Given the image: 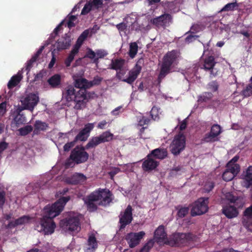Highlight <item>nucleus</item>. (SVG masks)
I'll return each instance as SVG.
<instances>
[{
    "label": "nucleus",
    "mask_w": 252,
    "mask_h": 252,
    "mask_svg": "<svg viewBox=\"0 0 252 252\" xmlns=\"http://www.w3.org/2000/svg\"><path fill=\"white\" fill-rule=\"evenodd\" d=\"M74 86L79 89L76 91L74 87L69 85L66 87L63 95L66 101H73L74 109L82 110L86 107L87 103L91 98L90 93L87 91L89 87V81L84 78L76 79L74 82Z\"/></svg>",
    "instance_id": "1"
},
{
    "label": "nucleus",
    "mask_w": 252,
    "mask_h": 252,
    "mask_svg": "<svg viewBox=\"0 0 252 252\" xmlns=\"http://www.w3.org/2000/svg\"><path fill=\"white\" fill-rule=\"evenodd\" d=\"M70 199L69 196H64L59 198L51 205H46L44 208L45 215L41 219L39 224L35 226V229L39 232H43L45 235L52 234L56 226L53 219L61 213L65 205Z\"/></svg>",
    "instance_id": "2"
},
{
    "label": "nucleus",
    "mask_w": 252,
    "mask_h": 252,
    "mask_svg": "<svg viewBox=\"0 0 252 252\" xmlns=\"http://www.w3.org/2000/svg\"><path fill=\"white\" fill-rule=\"evenodd\" d=\"M197 236L192 233H175L170 236L164 243L171 247H183L196 242Z\"/></svg>",
    "instance_id": "3"
},
{
    "label": "nucleus",
    "mask_w": 252,
    "mask_h": 252,
    "mask_svg": "<svg viewBox=\"0 0 252 252\" xmlns=\"http://www.w3.org/2000/svg\"><path fill=\"white\" fill-rule=\"evenodd\" d=\"M85 149H87L86 146L85 147L77 146L73 149L71 151L69 158L65 161V168L72 167L75 164H79L87 161L89 156L88 153L85 151Z\"/></svg>",
    "instance_id": "4"
},
{
    "label": "nucleus",
    "mask_w": 252,
    "mask_h": 252,
    "mask_svg": "<svg viewBox=\"0 0 252 252\" xmlns=\"http://www.w3.org/2000/svg\"><path fill=\"white\" fill-rule=\"evenodd\" d=\"M178 52L176 50H174L168 52L164 57L158 79L159 84L169 73L172 65L176 62L178 58Z\"/></svg>",
    "instance_id": "5"
},
{
    "label": "nucleus",
    "mask_w": 252,
    "mask_h": 252,
    "mask_svg": "<svg viewBox=\"0 0 252 252\" xmlns=\"http://www.w3.org/2000/svg\"><path fill=\"white\" fill-rule=\"evenodd\" d=\"M114 134L109 131L102 132L97 136L93 137L86 145V148L89 149L96 147L101 143L109 142L114 139Z\"/></svg>",
    "instance_id": "6"
},
{
    "label": "nucleus",
    "mask_w": 252,
    "mask_h": 252,
    "mask_svg": "<svg viewBox=\"0 0 252 252\" xmlns=\"http://www.w3.org/2000/svg\"><path fill=\"white\" fill-rule=\"evenodd\" d=\"M97 201L98 205L106 206L112 201V193L107 189H98L92 192Z\"/></svg>",
    "instance_id": "7"
},
{
    "label": "nucleus",
    "mask_w": 252,
    "mask_h": 252,
    "mask_svg": "<svg viewBox=\"0 0 252 252\" xmlns=\"http://www.w3.org/2000/svg\"><path fill=\"white\" fill-rule=\"evenodd\" d=\"M209 198L201 197L197 199L193 204L191 209V216H199L206 213L209 209Z\"/></svg>",
    "instance_id": "8"
},
{
    "label": "nucleus",
    "mask_w": 252,
    "mask_h": 252,
    "mask_svg": "<svg viewBox=\"0 0 252 252\" xmlns=\"http://www.w3.org/2000/svg\"><path fill=\"white\" fill-rule=\"evenodd\" d=\"M61 226L70 232H78L80 230V220L78 217H73L66 218L60 221Z\"/></svg>",
    "instance_id": "9"
},
{
    "label": "nucleus",
    "mask_w": 252,
    "mask_h": 252,
    "mask_svg": "<svg viewBox=\"0 0 252 252\" xmlns=\"http://www.w3.org/2000/svg\"><path fill=\"white\" fill-rule=\"evenodd\" d=\"M185 145V136L183 133L176 135L170 146L172 154L175 156L179 155L184 150Z\"/></svg>",
    "instance_id": "10"
},
{
    "label": "nucleus",
    "mask_w": 252,
    "mask_h": 252,
    "mask_svg": "<svg viewBox=\"0 0 252 252\" xmlns=\"http://www.w3.org/2000/svg\"><path fill=\"white\" fill-rule=\"evenodd\" d=\"M145 235L143 231L138 232H130L125 236V240L127 242L130 248H133L138 246L141 240Z\"/></svg>",
    "instance_id": "11"
},
{
    "label": "nucleus",
    "mask_w": 252,
    "mask_h": 252,
    "mask_svg": "<svg viewBox=\"0 0 252 252\" xmlns=\"http://www.w3.org/2000/svg\"><path fill=\"white\" fill-rule=\"evenodd\" d=\"M221 127L218 124H214L211 128L210 132L205 134L201 139V143H211L217 140V137L221 133Z\"/></svg>",
    "instance_id": "12"
},
{
    "label": "nucleus",
    "mask_w": 252,
    "mask_h": 252,
    "mask_svg": "<svg viewBox=\"0 0 252 252\" xmlns=\"http://www.w3.org/2000/svg\"><path fill=\"white\" fill-rule=\"evenodd\" d=\"M22 107H18L13 114V118L11 123V126L12 128H17L21 125L27 123V119L25 114L22 112Z\"/></svg>",
    "instance_id": "13"
},
{
    "label": "nucleus",
    "mask_w": 252,
    "mask_h": 252,
    "mask_svg": "<svg viewBox=\"0 0 252 252\" xmlns=\"http://www.w3.org/2000/svg\"><path fill=\"white\" fill-rule=\"evenodd\" d=\"M119 218L120 229H124L133 220L132 208L131 205H128L124 212H121Z\"/></svg>",
    "instance_id": "14"
},
{
    "label": "nucleus",
    "mask_w": 252,
    "mask_h": 252,
    "mask_svg": "<svg viewBox=\"0 0 252 252\" xmlns=\"http://www.w3.org/2000/svg\"><path fill=\"white\" fill-rule=\"evenodd\" d=\"M172 16L169 13H164L151 20L152 24L157 27H166L172 22Z\"/></svg>",
    "instance_id": "15"
},
{
    "label": "nucleus",
    "mask_w": 252,
    "mask_h": 252,
    "mask_svg": "<svg viewBox=\"0 0 252 252\" xmlns=\"http://www.w3.org/2000/svg\"><path fill=\"white\" fill-rule=\"evenodd\" d=\"M216 62L215 58L213 56H208L204 59L203 68L206 71H210V77L212 78L217 76L218 74V70L214 68Z\"/></svg>",
    "instance_id": "16"
},
{
    "label": "nucleus",
    "mask_w": 252,
    "mask_h": 252,
    "mask_svg": "<svg viewBox=\"0 0 252 252\" xmlns=\"http://www.w3.org/2000/svg\"><path fill=\"white\" fill-rule=\"evenodd\" d=\"M39 101L38 96L34 94H30L21 100L22 108L32 110Z\"/></svg>",
    "instance_id": "17"
},
{
    "label": "nucleus",
    "mask_w": 252,
    "mask_h": 252,
    "mask_svg": "<svg viewBox=\"0 0 252 252\" xmlns=\"http://www.w3.org/2000/svg\"><path fill=\"white\" fill-rule=\"evenodd\" d=\"M31 220V218L28 216H23L14 220L9 221L8 224H3L2 226V228L6 230H11L12 229L16 227L18 225L24 224L29 222Z\"/></svg>",
    "instance_id": "18"
},
{
    "label": "nucleus",
    "mask_w": 252,
    "mask_h": 252,
    "mask_svg": "<svg viewBox=\"0 0 252 252\" xmlns=\"http://www.w3.org/2000/svg\"><path fill=\"white\" fill-rule=\"evenodd\" d=\"M159 164V161L152 157H149L148 154L142 163V168L145 172H150L155 170Z\"/></svg>",
    "instance_id": "19"
},
{
    "label": "nucleus",
    "mask_w": 252,
    "mask_h": 252,
    "mask_svg": "<svg viewBox=\"0 0 252 252\" xmlns=\"http://www.w3.org/2000/svg\"><path fill=\"white\" fill-rule=\"evenodd\" d=\"M71 36L67 33L59 39L56 43V47L58 51L65 50L68 48L71 45Z\"/></svg>",
    "instance_id": "20"
},
{
    "label": "nucleus",
    "mask_w": 252,
    "mask_h": 252,
    "mask_svg": "<svg viewBox=\"0 0 252 252\" xmlns=\"http://www.w3.org/2000/svg\"><path fill=\"white\" fill-rule=\"evenodd\" d=\"M168 151L166 148L163 147H159L156 148L149 154V157H152L155 159H158L162 160L167 157Z\"/></svg>",
    "instance_id": "21"
},
{
    "label": "nucleus",
    "mask_w": 252,
    "mask_h": 252,
    "mask_svg": "<svg viewBox=\"0 0 252 252\" xmlns=\"http://www.w3.org/2000/svg\"><path fill=\"white\" fill-rule=\"evenodd\" d=\"M238 208L236 206L226 205L223 206L222 213L228 219H232L236 217L238 215Z\"/></svg>",
    "instance_id": "22"
},
{
    "label": "nucleus",
    "mask_w": 252,
    "mask_h": 252,
    "mask_svg": "<svg viewBox=\"0 0 252 252\" xmlns=\"http://www.w3.org/2000/svg\"><path fill=\"white\" fill-rule=\"evenodd\" d=\"M86 180V176L82 173H76L70 177L65 179V182L70 185H77L84 182Z\"/></svg>",
    "instance_id": "23"
},
{
    "label": "nucleus",
    "mask_w": 252,
    "mask_h": 252,
    "mask_svg": "<svg viewBox=\"0 0 252 252\" xmlns=\"http://www.w3.org/2000/svg\"><path fill=\"white\" fill-rule=\"evenodd\" d=\"M226 199L230 203H233L234 206L238 208H242L244 205L243 199L240 197L236 196L230 192L227 193L225 195Z\"/></svg>",
    "instance_id": "24"
},
{
    "label": "nucleus",
    "mask_w": 252,
    "mask_h": 252,
    "mask_svg": "<svg viewBox=\"0 0 252 252\" xmlns=\"http://www.w3.org/2000/svg\"><path fill=\"white\" fill-rule=\"evenodd\" d=\"M154 237L158 242H161L164 240H167L168 238L163 225H161L156 229L155 231Z\"/></svg>",
    "instance_id": "25"
},
{
    "label": "nucleus",
    "mask_w": 252,
    "mask_h": 252,
    "mask_svg": "<svg viewBox=\"0 0 252 252\" xmlns=\"http://www.w3.org/2000/svg\"><path fill=\"white\" fill-rule=\"evenodd\" d=\"M94 202H97V200L93 193H91L88 196L85 200V203L87 205L88 210L90 212H94L97 210V206Z\"/></svg>",
    "instance_id": "26"
},
{
    "label": "nucleus",
    "mask_w": 252,
    "mask_h": 252,
    "mask_svg": "<svg viewBox=\"0 0 252 252\" xmlns=\"http://www.w3.org/2000/svg\"><path fill=\"white\" fill-rule=\"evenodd\" d=\"M243 179V186L249 188L252 185V166L248 167Z\"/></svg>",
    "instance_id": "27"
},
{
    "label": "nucleus",
    "mask_w": 252,
    "mask_h": 252,
    "mask_svg": "<svg viewBox=\"0 0 252 252\" xmlns=\"http://www.w3.org/2000/svg\"><path fill=\"white\" fill-rule=\"evenodd\" d=\"M47 82L52 88H57L61 84V76L59 74H55L50 77L47 80Z\"/></svg>",
    "instance_id": "28"
},
{
    "label": "nucleus",
    "mask_w": 252,
    "mask_h": 252,
    "mask_svg": "<svg viewBox=\"0 0 252 252\" xmlns=\"http://www.w3.org/2000/svg\"><path fill=\"white\" fill-rule=\"evenodd\" d=\"M139 70L133 68L128 72V77L127 78H124L122 81L126 82L129 84H132L137 79L138 76L140 73Z\"/></svg>",
    "instance_id": "29"
},
{
    "label": "nucleus",
    "mask_w": 252,
    "mask_h": 252,
    "mask_svg": "<svg viewBox=\"0 0 252 252\" xmlns=\"http://www.w3.org/2000/svg\"><path fill=\"white\" fill-rule=\"evenodd\" d=\"M125 63L126 60L125 59L122 58L113 59L111 61L109 68L116 71L124 67Z\"/></svg>",
    "instance_id": "30"
},
{
    "label": "nucleus",
    "mask_w": 252,
    "mask_h": 252,
    "mask_svg": "<svg viewBox=\"0 0 252 252\" xmlns=\"http://www.w3.org/2000/svg\"><path fill=\"white\" fill-rule=\"evenodd\" d=\"M87 245L89 246L87 250L94 252L98 247L97 241L94 234H91L89 236L87 241Z\"/></svg>",
    "instance_id": "31"
},
{
    "label": "nucleus",
    "mask_w": 252,
    "mask_h": 252,
    "mask_svg": "<svg viewBox=\"0 0 252 252\" xmlns=\"http://www.w3.org/2000/svg\"><path fill=\"white\" fill-rule=\"evenodd\" d=\"M22 79L21 74L18 73L17 75L13 76L7 84V87L9 89H11L16 87Z\"/></svg>",
    "instance_id": "32"
},
{
    "label": "nucleus",
    "mask_w": 252,
    "mask_h": 252,
    "mask_svg": "<svg viewBox=\"0 0 252 252\" xmlns=\"http://www.w3.org/2000/svg\"><path fill=\"white\" fill-rule=\"evenodd\" d=\"M34 126L33 134H37L39 131L46 130L48 127V125L46 123L40 121H36Z\"/></svg>",
    "instance_id": "33"
},
{
    "label": "nucleus",
    "mask_w": 252,
    "mask_h": 252,
    "mask_svg": "<svg viewBox=\"0 0 252 252\" xmlns=\"http://www.w3.org/2000/svg\"><path fill=\"white\" fill-rule=\"evenodd\" d=\"M77 17L75 15L68 14L66 17L63 20L66 22L65 26L67 27L69 29L75 27V22L77 21Z\"/></svg>",
    "instance_id": "34"
},
{
    "label": "nucleus",
    "mask_w": 252,
    "mask_h": 252,
    "mask_svg": "<svg viewBox=\"0 0 252 252\" xmlns=\"http://www.w3.org/2000/svg\"><path fill=\"white\" fill-rule=\"evenodd\" d=\"M213 96L211 92H204L198 96V101L201 102H207L210 101Z\"/></svg>",
    "instance_id": "35"
},
{
    "label": "nucleus",
    "mask_w": 252,
    "mask_h": 252,
    "mask_svg": "<svg viewBox=\"0 0 252 252\" xmlns=\"http://www.w3.org/2000/svg\"><path fill=\"white\" fill-rule=\"evenodd\" d=\"M226 167V170L228 171L229 172L233 174H234L235 176H236L240 171V166L239 164L229 165V163H227Z\"/></svg>",
    "instance_id": "36"
},
{
    "label": "nucleus",
    "mask_w": 252,
    "mask_h": 252,
    "mask_svg": "<svg viewBox=\"0 0 252 252\" xmlns=\"http://www.w3.org/2000/svg\"><path fill=\"white\" fill-rule=\"evenodd\" d=\"M138 45L136 42H132L130 44L128 54L130 58H135L138 52Z\"/></svg>",
    "instance_id": "37"
},
{
    "label": "nucleus",
    "mask_w": 252,
    "mask_h": 252,
    "mask_svg": "<svg viewBox=\"0 0 252 252\" xmlns=\"http://www.w3.org/2000/svg\"><path fill=\"white\" fill-rule=\"evenodd\" d=\"M33 130V127L31 125H27L18 129L19 135L26 136Z\"/></svg>",
    "instance_id": "38"
},
{
    "label": "nucleus",
    "mask_w": 252,
    "mask_h": 252,
    "mask_svg": "<svg viewBox=\"0 0 252 252\" xmlns=\"http://www.w3.org/2000/svg\"><path fill=\"white\" fill-rule=\"evenodd\" d=\"M154 242L152 239L149 240L140 250L139 252H149L153 248Z\"/></svg>",
    "instance_id": "39"
},
{
    "label": "nucleus",
    "mask_w": 252,
    "mask_h": 252,
    "mask_svg": "<svg viewBox=\"0 0 252 252\" xmlns=\"http://www.w3.org/2000/svg\"><path fill=\"white\" fill-rule=\"evenodd\" d=\"M238 5L236 1L226 4L221 9L223 11H233Z\"/></svg>",
    "instance_id": "40"
},
{
    "label": "nucleus",
    "mask_w": 252,
    "mask_h": 252,
    "mask_svg": "<svg viewBox=\"0 0 252 252\" xmlns=\"http://www.w3.org/2000/svg\"><path fill=\"white\" fill-rule=\"evenodd\" d=\"M94 128V123H88L85 125L84 127L81 131L89 136L91 131Z\"/></svg>",
    "instance_id": "41"
},
{
    "label": "nucleus",
    "mask_w": 252,
    "mask_h": 252,
    "mask_svg": "<svg viewBox=\"0 0 252 252\" xmlns=\"http://www.w3.org/2000/svg\"><path fill=\"white\" fill-rule=\"evenodd\" d=\"M219 84L216 81H213L207 84V89L212 92H217L218 90Z\"/></svg>",
    "instance_id": "42"
},
{
    "label": "nucleus",
    "mask_w": 252,
    "mask_h": 252,
    "mask_svg": "<svg viewBox=\"0 0 252 252\" xmlns=\"http://www.w3.org/2000/svg\"><path fill=\"white\" fill-rule=\"evenodd\" d=\"M103 78L98 76H95L92 81H89V87L91 88L94 86H96L99 85L101 81H102Z\"/></svg>",
    "instance_id": "43"
},
{
    "label": "nucleus",
    "mask_w": 252,
    "mask_h": 252,
    "mask_svg": "<svg viewBox=\"0 0 252 252\" xmlns=\"http://www.w3.org/2000/svg\"><path fill=\"white\" fill-rule=\"evenodd\" d=\"M242 94L244 97H248L252 94V83L249 84L242 91Z\"/></svg>",
    "instance_id": "44"
},
{
    "label": "nucleus",
    "mask_w": 252,
    "mask_h": 252,
    "mask_svg": "<svg viewBox=\"0 0 252 252\" xmlns=\"http://www.w3.org/2000/svg\"><path fill=\"white\" fill-rule=\"evenodd\" d=\"M189 208L188 207H181L178 211L177 216L180 218L185 217L189 213Z\"/></svg>",
    "instance_id": "45"
},
{
    "label": "nucleus",
    "mask_w": 252,
    "mask_h": 252,
    "mask_svg": "<svg viewBox=\"0 0 252 252\" xmlns=\"http://www.w3.org/2000/svg\"><path fill=\"white\" fill-rule=\"evenodd\" d=\"M235 176L234 174H233L228 172V171L225 170L223 173L222 175V178L223 180L226 182H228L231 181Z\"/></svg>",
    "instance_id": "46"
},
{
    "label": "nucleus",
    "mask_w": 252,
    "mask_h": 252,
    "mask_svg": "<svg viewBox=\"0 0 252 252\" xmlns=\"http://www.w3.org/2000/svg\"><path fill=\"white\" fill-rule=\"evenodd\" d=\"M243 224L248 230L252 232V218L244 219Z\"/></svg>",
    "instance_id": "47"
},
{
    "label": "nucleus",
    "mask_w": 252,
    "mask_h": 252,
    "mask_svg": "<svg viewBox=\"0 0 252 252\" xmlns=\"http://www.w3.org/2000/svg\"><path fill=\"white\" fill-rule=\"evenodd\" d=\"M215 187V183L213 181H207L204 186V189L205 192H210Z\"/></svg>",
    "instance_id": "48"
},
{
    "label": "nucleus",
    "mask_w": 252,
    "mask_h": 252,
    "mask_svg": "<svg viewBox=\"0 0 252 252\" xmlns=\"http://www.w3.org/2000/svg\"><path fill=\"white\" fill-rule=\"evenodd\" d=\"M88 137L89 136L85 134L84 132L80 131L79 133L75 136L74 139L76 141L78 140L81 141H85L87 140Z\"/></svg>",
    "instance_id": "49"
},
{
    "label": "nucleus",
    "mask_w": 252,
    "mask_h": 252,
    "mask_svg": "<svg viewBox=\"0 0 252 252\" xmlns=\"http://www.w3.org/2000/svg\"><path fill=\"white\" fill-rule=\"evenodd\" d=\"M144 59L143 58H140L138 60L133 68H135L137 70H139L140 72H141L142 68V66L144 65Z\"/></svg>",
    "instance_id": "50"
},
{
    "label": "nucleus",
    "mask_w": 252,
    "mask_h": 252,
    "mask_svg": "<svg viewBox=\"0 0 252 252\" xmlns=\"http://www.w3.org/2000/svg\"><path fill=\"white\" fill-rule=\"evenodd\" d=\"M76 142L74 139L73 141L66 143L63 146V151L64 152L69 151L75 146Z\"/></svg>",
    "instance_id": "51"
},
{
    "label": "nucleus",
    "mask_w": 252,
    "mask_h": 252,
    "mask_svg": "<svg viewBox=\"0 0 252 252\" xmlns=\"http://www.w3.org/2000/svg\"><path fill=\"white\" fill-rule=\"evenodd\" d=\"M92 9V5L89 2L86 3L81 11V15L87 14Z\"/></svg>",
    "instance_id": "52"
},
{
    "label": "nucleus",
    "mask_w": 252,
    "mask_h": 252,
    "mask_svg": "<svg viewBox=\"0 0 252 252\" xmlns=\"http://www.w3.org/2000/svg\"><path fill=\"white\" fill-rule=\"evenodd\" d=\"M116 77L117 79L120 80L122 81L123 79L122 78L123 76H124L126 73V70L124 68V67L122 68V69H118L116 70Z\"/></svg>",
    "instance_id": "53"
},
{
    "label": "nucleus",
    "mask_w": 252,
    "mask_h": 252,
    "mask_svg": "<svg viewBox=\"0 0 252 252\" xmlns=\"http://www.w3.org/2000/svg\"><path fill=\"white\" fill-rule=\"evenodd\" d=\"M89 2L91 3L92 7L94 6L97 9L101 7L103 5V0H92Z\"/></svg>",
    "instance_id": "54"
},
{
    "label": "nucleus",
    "mask_w": 252,
    "mask_h": 252,
    "mask_svg": "<svg viewBox=\"0 0 252 252\" xmlns=\"http://www.w3.org/2000/svg\"><path fill=\"white\" fill-rule=\"evenodd\" d=\"M151 116L152 118L156 120L157 119L159 118L158 115V109L156 107H153L152 108V110L150 112Z\"/></svg>",
    "instance_id": "55"
},
{
    "label": "nucleus",
    "mask_w": 252,
    "mask_h": 252,
    "mask_svg": "<svg viewBox=\"0 0 252 252\" xmlns=\"http://www.w3.org/2000/svg\"><path fill=\"white\" fill-rule=\"evenodd\" d=\"M150 122V119L144 116H143L138 121V125L139 126H143L145 125H148Z\"/></svg>",
    "instance_id": "56"
},
{
    "label": "nucleus",
    "mask_w": 252,
    "mask_h": 252,
    "mask_svg": "<svg viewBox=\"0 0 252 252\" xmlns=\"http://www.w3.org/2000/svg\"><path fill=\"white\" fill-rule=\"evenodd\" d=\"M86 57L88 58L93 60L96 57L95 52H94L92 49L88 48L86 52Z\"/></svg>",
    "instance_id": "57"
},
{
    "label": "nucleus",
    "mask_w": 252,
    "mask_h": 252,
    "mask_svg": "<svg viewBox=\"0 0 252 252\" xmlns=\"http://www.w3.org/2000/svg\"><path fill=\"white\" fill-rule=\"evenodd\" d=\"M36 60H37L35 59V58L32 57L31 60L27 62L26 69L28 72L30 71L32 66L33 63H34Z\"/></svg>",
    "instance_id": "58"
},
{
    "label": "nucleus",
    "mask_w": 252,
    "mask_h": 252,
    "mask_svg": "<svg viewBox=\"0 0 252 252\" xmlns=\"http://www.w3.org/2000/svg\"><path fill=\"white\" fill-rule=\"evenodd\" d=\"M96 56L99 58H103L107 55V53L102 49H98L96 51Z\"/></svg>",
    "instance_id": "59"
},
{
    "label": "nucleus",
    "mask_w": 252,
    "mask_h": 252,
    "mask_svg": "<svg viewBox=\"0 0 252 252\" xmlns=\"http://www.w3.org/2000/svg\"><path fill=\"white\" fill-rule=\"evenodd\" d=\"M244 215L247 218H252V205L245 210Z\"/></svg>",
    "instance_id": "60"
},
{
    "label": "nucleus",
    "mask_w": 252,
    "mask_h": 252,
    "mask_svg": "<svg viewBox=\"0 0 252 252\" xmlns=\"http://www.w3.org/2000/svg\"><path fill=\"white\" fill-rule=\"evenodd\" d=\"M5 202V192L0 191V207H2Z\"/></svg>",
    "instance_id": "61"
},
{
    "label": "nucleus",
    "mask_w": 252,
    "mask_h": 252,
    "mask_svg": "<svg viewBox=\"0 0 252 252\" xmlns=\"http://www.w3.org/2000/svg\"><path fill=\"white\" fill-rule=\"evenodd\" d=\"M89 30H85L82 32V33L78 37L79 38L85 41L89 35Z\"/></svg>",
    "instance_id": "62"
},
{
    "label": "nucleus",
    "mask_w": 252,
    "mask_h": 252,
    "mask_svg": "<svg viewBox=\"0 0 252 252\" xmlns=\"http://www.w3.org/2000/svg\"><path fill=\"white\" fill-rule=\"evenodd\" d=\"M89 30H85L82 32V33L78 37L79 38L85 41L89 35Z\"/></svg>",
    "instance_id": "63"
},
{
    "label": "nucleus",
    "mask_w": 252,
    "mask_h": 252,
    "mask_svg": "<svg viewBox=\"0 0 252 252\" xmlns=\"http://www.w3.org/2000/svg\"><path fill=\"white\" fill-rule=\"evenodd\" d=\"M116 27L120 32H123L126 30L127 26L126 23L122 22L117 24Z\"/></svg>",
    "instance_id": "64"
}]
</instances>
